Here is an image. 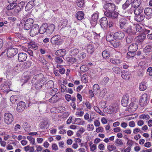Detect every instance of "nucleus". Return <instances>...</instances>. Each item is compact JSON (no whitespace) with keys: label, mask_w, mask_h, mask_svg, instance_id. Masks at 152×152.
Returning <instances> with one entry per match:
<instances>
[{"label":"nucleus","mask_w":152,"mask_h":152,"mask_svg":"<svg viewBox=\"0 0 152 152\" xmlns=\"http://www.w3.org/2000/svg\"><path fill=\"white\" fill-rule=\"evenodd\" d=\"M94 50V47L91 45H88L87 48V51L89 54H91L93 53Z\"/></svg>","instance_id":"f704fd0d"},{"label":"nucleus","mask_w":152,"mask_h":152,"mask_svg":"<svg viewBox=\"0 0 152 152\" xmlns=\"http://www.w3.org/2000/svg\"><path fill=\"white\" fill-rule=\"evenodd\" d=\"M48 122L47 121L42 122L40 124V127L42 129L47 128L48 126Z\"/></svg>","instance_id":"72a5a7b5"},{"label":"nucleus","mask_w":152,"mask_h":152,"mask_svg":"<svg viewBox=\"0 0 152 152\" xmlns=\"http://www.w3.org/2000/svg\"><path fill=\"white\" fill-rule=\"evenodd\" d=\"M115 142L118 145H122L123 144L122 141L121 140L117 139L116 140Z\"/></svg>","instance_id":"774afa93"},{"label":"nucleus","mask_w":152,"mask_h":152,"mask_svg":"<svg viewBox=\"0 0 152 152\" xmlns=\"http://www.w3.org/2000/svg\"><path fill=\"white\" fill-rule=\"evenodd\" d=\"M113 70L115 73L119 74L121 72V69L118 67H114L113 68Z\"/></svg>","instance_id":"603ef678"},{"label":"nucleus","mask_w":152,"mask_h":152,"mask_svg":"<svg viewBox=\"0 0 152 152\" xmlns=\"http://www.w3.org/2000/svg\"><path fill=\"white\" fill-rule=\"evenodd\" d=\"M4 120L5 123L7 125L10 124L13 121V116L10 113H5L4 115Z\"/></svg>","instance_id":"7ed1b4c3"},{"label":"nucleus","mask_w":152,"mask_h":152,"mask_svg":"<svg viewBox=\"0 0 152 152\" xmlns=\"http://www.w3.org/2000/svg\"><path fill=\"white\" fill-rule=\"evenodd\" d=\"M118 110V107L117 105L114 106H109L105 107L104 109V112L108 113H116Z\"/></svg>","instance_id":"20e7f679"},{"label":"nucleus","mask_w":152,"mask_h":152,"mask_svg":"<svg viewBox=\"0 0 152 152\" xmlns=\"http://www.w3.org/2000/svg\"><path fill=\"white\" fill-rule=\"evenodd\" d=\"M149 97L146 94L142 95L139 100V104L141 107L146 105L148 102Z\"/></svg>","instance_id":"f03ea898"},{"label":"nucleus","mask_w":152,"mask_h":152,"mask_svg":"<svg viewBox=\"0 0 152 152\" xmlns=\"http://www.w3.org/2000/svg\"><path fill=\"white\" fill-rule=\"evenodd\" d=\"M33 7L32 5L27 3L26 6L25 10L26 11H28L31 10Z\"/></svg>","instance_id":"5fc2aeb1"},{"label":"nucleus","mask_w":152,"mask_h":152,"mask_svg":"<svg viewBox=\"0 0 152 152\" xmlns=\"http://www.w3.org/2000/svg\"><path fill=\"white\" fill-rule=\"evenodd\" d=\"M110 61L111 63L114 64H118L120 63V60L119 59L111 58Z\"/></svg>","instance_id":"3c124183"},{"label":"nucleus","mask_w":152,"mask_h":152,"mask_svg":"<svg viewBox=\"0 0 152 152\" xmlns=\"http://www.w3.org/2000/svg\"><path fill=\"white\" fill-rule=\"evenodd\" d=\"M116 6L113 3H108L105 4L103 6L104 14L107 17L112 19H115L118 16V12L115 11Z\"/></svg>","instance_id":"f257e3e1"},{"label":"nucleus","mask_w":152,"mask_h":152,"mask_svg":"<svg viewBox=\"0 0 152 152\" xmlns=\"http://www.w3.org/2000/svg\"><path fill=\"white\" fill-rule=\"evenodd\" d=\"M98 17V13H95L92 16L91 19L92 21H95L97 20Z\"/></svg>","instance_id":"864d4df0"},{"label":"nucleus","mask_w":152,"mask_h":152,"mask_svg":"<svg viewBox=\"0 0 152 152\" xmlns=\"http://www.w3.org/2000/svg\"><path fill=\"white\" fill-rule=\"evenodd\" d=\"M115 34L113 33H110L106 36V40L107 41H111L115 39L114 37Z\"/></svg>","instance_id":"c756f323"},{"label":"nucleus","mask_w":152,"mask_h":152,"mask_svg":"<svg viewBox=\"0 0 152 152\" xmlns=\"http://www.w3.org/2000/svg\"><path fill=\"white\" fill-rule=\"evenodd\" d=\"M76 17L78 20H81L84 17V13L82 11H79L76 14Z\"/></svg>","instance_id":"bb28decb"},{"label":"nucleus","mask_w":152,"mask_h":152,"mask_svg":"<svg viewBox=\"0 0 152 152\" xmlns=\"http://www.w3.org/2000/svg\"><path fill=\"white\" fill-rule=\"evenodd\" d=\"M94 110L101 115H102L103 113L97 106L94 107Z\"/></svg>","instance_id":"680f3d73"},{"label":"nucleus","mask_w":152,"mask_h":152,"mask_svg":"<svg viewBox=\"0 0 152 152\" xmlns=\"http://www.w3.org/2000/svg\"><path fill=\"white\" fill-rule=\"evenodd\" d=\"M46 28H47V24H43L40 27H39V32L40 34H43L45 33H46Z\"/></svg>","instance_id":"b1692460"},{"label":"nucleus","mask_w":152,"mask_h":152,"mask_svg":"<svg viewBox=\"0 0 152 152\" xmlns=\"http://www.w3.org/2000/svg\"><path fill=\"white\" fill-rule=\"evenodd\" d=\"M55 28V26L53 24H50L47 26V25L46 34L49 35L52 34Z\"/></svg>","instance_id":"ddd939ff"},{"label":"nucleus","mask_w":152,"mask_h":152,"mask_svg":"<svg viewBox=\"0 0 152 152\" xmlns=\"http://www.w3.org/2000/svg\"><path fill=\"white\" fill-rule=\"evenodd\" d=\"M66 53V51L64 49H61L57 50L55 54L56 55L60 57H63Z\"/></svg>","instance_id":"aec40b11"},{"label":"nucleus","mask_w":152,"mask_h":152,"mask_svg":"<svg viewBox=\"0 0 152 152\" xmlns=\"http://www.w3.org/2000/svg\"><path fill=\"white\" fill-rule=\"evenodd\" d=\"M142 25L141 24H137L135 26L136 31L137 32H141L142 30Z\"/></svg>","instance_id":"e433bc0d"},{"label":"nucleus","mask_w":152,"mask_h":152,"mask_svg":"<svg viewBox=\"0 0 152 152\" xmlns=\"http://www.w3.org/2000/svg\"><path fill=\"white\" fill-rule=\"evenodd\" d=\"M126 32L128 35H133L135 33V32L132 30L131 27H129L127 28Z\"/></svg>","instance_id":"ea45409f"},{"label":"nucleus","mask_w":152,"mask_h":152,"mask_svg":"<svg viewBox=\"0 0 152 152\" xmlns=\"http://www.w3.org/2000/svg\"><path fill=\"white\" fill-rule=\"evenodd\" d=\"M106 92L107 91L106 89H103V90L100 92L99 96L101 97H103L106 93Z\"/></svg>","instance_id":"bf43d9fd"},{"label":"nucleus","mask_w":152,"mask_h":152,"mask_svg":"<svg viewBox=\"0 0 152 152\" xmlns=\"http://www.w3.org/2000/svg\"><path fill=\"white\" fill-rule=\"evenodd\" d=\"M134 36L132 35H128L126 39V41L127 43L129 44L132 42Z\"/></svg>","instance_id":"c9c22d12"},{"label":"nucleus","mask_w":152,"mask_h":152,"mask_svg":"<svg viewBox=\"0 0 152 152\" xmlns=\"http://www.w3.org/2000/svg\"><path fill=\"white\" fill-rule=\"evenodd\" d=\"M8 5L7 7V9L8 10H12L15 7L16 5V3H12Z\"/></svg>","instance_id":"a18cd8bd"},{"label":"nucleus","mask_w":152,"mask_h":152,"mask_svg":"<svg viewBox=\"0 0 152 152\" xmlns=\"http://www.w3.org/2000/svg\"><path fill=\"white\" fill-rule=\"evenodd\" d=\"M61 92H64L66 89V87L64 84H62L61 85Z\"/></svg>","instance_id":"0e129e2a"},{"label":"nucleus","mask_w":152,"mask_h":152,"mask_svg":"<svg viewBox=\"0 0 152 152\" xmlns=\"http://www.w3.org/2000/svg\"><path fill=\"white\" fill-rule=\"evenodd\" d=\"M122 77L126 80H129L132 77L131 73L127 71H123L121 72Z\"/></svg>","instance_id":"f3484780"},{"label":"nucleus","mask_w":152,"mask_h":152,"mask_svg":"<svg viewBox=\"0 0 152 152\" xmlns=\"http://www.w3.org/2000/svg\"><path fill=\"white\" fill-rule=\"evenodd\" d=\"M10 100L12 104H15L18 100L17 97L15 95L12 96L10 97Z\"/></svg>","instance_id":"a19ab883"},{"label":"nucleus","mask_w":152,"mask_h":152,"mask_svg":"<svg viewBox=\"0 0 152 152\" xmlns=\"http://www.w3.org/2000/svg\"><path fill=\"white\" fill-rule=\"evenodd\" d=\"M31 28L30 31V34L31 36H35L39 33V26L37 24H34Z\"/></svg>","instance_id":"39448f33"},{"label":"nucleus","mask_w":152,"mask_h":152,"mask_svg":"<svg viewBox=\"0 0 152 152\" xmlns=\"http://www.w3.org/2000/svg\"><path fill=\"white\" fill-rule=\"evenodd\" d=\"M23 65L24 68H27L31 66V63L30 61H27L26 62L23 63Z\"/></svg>","instance_id":"de8ad7c7"},{"label":"nucleus","mask_w":152,"mask_h":152,"mask_svg":"<svg viewBox=\"0 0 152 152\" xmlns=\"http://www.w3.org/2000/svg\"><path fill=\"white\" fill-rule=\"evenodd\" d=\"M115 39H121L124 37V32L120 31L116 32L114 33Z\"/></svg>","instance_id":"412c9836"},{"label":"nucleus","mask_w":152,"mask_h":152,"mask_svg":"<svg viewBox=\"0 0 152 152\" xmlns=\"http://www.w3.org/2000/svg\"><path fill=\"white\" fill-rule=\"evenodd\" d=\"M39 61L40 62L42 63L44 65H45L47 63V62L46 61V60L43 58H39Z\"/></svg>","instance_id":"e2e57ef3"},{"label":"nucleus","mask_w":152,"mask_h":152,"mask_svg":"<svg viewBox=\"0 0 152 152\" xmlns=\"http://www.w3.org/2000/svg\"><path fill=\"white\" fill-rule=\"evenodd\" d=\"M34 22V20L32 19L29 18L27 19L25 22L24 28L26 30H29L31 28V25L33 24Z\"/></svg>","instance_id":"1a4fd4ad"},{"label":"nucleus","mask_w":152,"mask_h":152,"mask_svg":"<svg viewBox=\"0 0 152 152\" xmlns=\"http://www.w3.org/2000/svg\"><path fill=\"white\" fill-rule=\"evenodd\" d=\"M26 107L25 103L23 101H20L18 104L16 110L19 112H21L24 110Z\"/></svg>","instance_id":"9b49d317"},{"label":"nucleus","mask_w":152,"mask_h":152,"mask_svg":"<svg viewBox=\"0 0 152 152\" xmlns=\"http://www.w3.org/2000/svg\"><path fill=\"white\" fill-rule=\"evenodd\" d=\"M76 3L77 5L80 7H82L84 4V2L83 0H77Z\"/></svg>","instance_id":"79ce46f5"},{"label":"nucleus","mask_w":152,"mask_h":152,"mask_svg":"<svg viewBox=\"0 0 152 152\" xmlns=\"http://www.w3.org/2000/svg\"><path fill=\"white\" fill-rule=\"evenodd\" d=\"M79 50L77 48L72 49L70 51V54L72 56L77 55L79 53Z\"/></svg>","instance_id":"c85d7f7f"},{"label":"nucleus","mask_w":152,"mask_h":152,"mask_svg":"<svg viewBox=\"0 0 152 152\" xmlns=\"http://www.w3.org/2000/svg\"><path fill=\"white\" fill-rule=\"evenodd\" d=\"M116 148V147L114 145H110L107 146V149L109 151H112L115 150Z\"/></svg>","instance_id":"8fccbe9b"},{"label":"nucleus","mask_w":152,"mask_h":152,"mask_svg":"<svg viewBox=\"0 0 152 152\" xmlns=\"http://www.w3.org/2000/svg\"><path fill=\"white\" fill-rule=\"evenodd\" d=\"M56 62L58 64H61L63 62L62 59L59 57H57L56 58Z\"/></svg>","instance_id":"338daca9"},{"label":"nucleus","mask_w":152,"mask_h":152,"mask_svg":"<svg viewBox=\"0 0 152 152\" xmlns=\"http://www.w3.org/2000/svg\"><path fill=\"white\" fill-rule=\"evenodd\" d=\"M59 98L57 95H53V96L49 99V101L52 103H56L59 100Z\"/></svg>","instance_id":"7c9ffc66"},{"label":"nucleus","mask_w":152,"mask_h":152,"mask_svg":"<svg viewBox=\"0 0 152 152\" xmlns=\"http://www.w3.org/2000/svg\"><path fill=\"white\" fill-rule=\"evenodd\" d=\"M129 99V96L128 94L124 96L121 101V104L124 107L127 106L128 104Z\"/></svg>","instance_id":"4468645a"},{"label":"nucleus","mask_w":152,"mask_h":152,"mask_svg":"<svg viewBox=\"0 0 152 152\" xmlns=\"http://www.w3.org/2000/svg\"><path fill=\"white\" fill-rule=\"evenodd\" d=\"M135 19L136 21L138 22H141L142 21L144 18V16L142 15L139 14L138 15H135Z\"/></svg>","instance_id":"2f4dec72"},{"label":"nucleus","mask_w":152,"mask_h":152,"mask_svg":"<svg viewBox=\"0 0 152 152\" xmlns=\"http://www.w3.org/2000/svg\"><path fill=\"white\" fill-rule=\"evenodd\" d=\"M135 51H129V52L127 54V57L128 58L134 57L135 55Z\"/></svg>","instance_id":"37998d69"},{"label":"nucleus","mask_w":152,"mask_h":152,"mask_svg":"<svg viewBox=\"0 0 152 152\" xmlns=\"http://www.w3.org/2000/svg\"><path fill=\"white\" fill-rule=\"evenodd\" d=\"M141 3V0H134L132 3V6L134 8L140 7Z\"/></svg>","instance_id":"393cba45"},{"label":"nucleus","mask_w":152,"mask_h":152,"mask_svg":"<svg viewBox=\"0 0 152 152\" xmlns=\"http://www.w3.org/2000/svg\"><path fill=\"white\" fill-rule=\"evenodd\" d=\"M100 25L102 28H104L108 25V21L106 17L102 18L100 20Z\"/></svg>","instance_id":"2eb2a0df"},{"label":"nucleus","mask_w":152,"mask_h":152,"mask_svg":"<svg viewBox=\"0 0 152 152\" xmlns=\"http://www.w3.org/2000/svg\"><path fill=\"white\" fill-rule=\"evenodd\" d=\"M139 117L140 119H145L146 120L150 118V116L148 114H142L140 115Z\"/></svg>","instance_id":"c03bdc74"},{"label":"nucleus","mask_w":152,"mask_h":152,"mask_svg":"<svg viewBox=\"0 0 152 152\" xmlns=\"http://www.w3.org/2000/svg\"><path fill=\"white\" fill-rule=\"evenodd\" d=\"M44 80L45 78L43 75L42 74H40L35 76V77L33 78L31 82L32 83H35V82L38 81L41 83H42L44 85Z\"/></svg>","instance_id":"423d86ee"},{"label":"nucleus","mask_w":152,"mask_h":152,"mask_svg":"<svg viewBox=\"0 0 152 152\" xmlns=\"http://www.w3.org/2000/svg\"><path fill=\"white\" fill-rule=\"evenodd\" d=\"M137 45L135 43H133L130 45L128 48V50L131 51H136L138 49Z\"/></svg>","instance_id":"6ab92c4d"},{"label":"nucleus","mask_w":152,"mask_h":152,"mask_svg":"<svg viewBox=\"0 0 152 152\" xmlns=\"http://www.w3.org/2000/svg\"><path fill=\"white\" fill-rule=\"evenodd\" d=\"M139 88L141 91H143L145 90L146 89V86L145 83H141L140 85Z\"/></svg>","instance_id":"09e8293b"},{"label":"nucleus","mask_w":152,"mask_h":152,"mask_svg":"<svg viewBox=\"0 0 152 152\" xmlns=\"http://www.w3.org/2000/svg\"><path fill=\"white\" fill-rule=\"evenodd\" d=\"M77 31L75 29H72L70 31V35L72 36L75 37L77 35Z\"/></svg>","instance_id":"052dcab7"},{"label":"nucleus","mask_w":152,"mask_h":152,"mask_svg":"<svg viewBox=\"0 0 152 152\" xmlns=\"http://www.w3.org/2000/svg\"><path fill=\"white\" fill-rule=\"evenodd\" d=\"M35 83H32L33 86H34L35 88L38 90L40 89L41 88L42 86L43 85V84L42 83H39L38 81H37V82H35Z\"/></svg>","instance_id":"473e14b6"},{"label":"nucleus","mask_w":152,"mask_h":152,"mask_svg":"<svg viewBox=\"0 0 152 152\" xmlns=\"http://www.w3.org/2000/svg\"><path fill=\"white\" fill-rule=\"evenodd\" d=\"M126 22L127 21L125 18H121L119 20V22L121 28H123L125 27Z\"/></svg>","instance_id":"5701e85b"},{"label":"nucleus","mask_w":152,"mask_h":152,"mask_svg":"<svg viewBox=\"0 0 152 152\" xmlns=\"http://www.w3.org/2000/svg\"><path fill=\"white\" fill-rule=\"evenodd\" d=\"M99 87L98 84H95L93 86V91L96 95L98 94L99 92Z\"/></svg>","instance_id":"a878e982"},{"label":"nucleus","mask_w":152,"mask_h":152,"mask_svg":"<svg viewBox=\"0 0 152 152\" xmlns=\"http://www.w3.org/2000/svg\"><path fill=\"white\" fill-rule=\"evenodd\" d=\"M138 105L136 104L134 102H131L129 105L127 111L132 112L135 111L138 108Z\"/></svg>","instance_id":"dca6fc26"},{"label":"nucleus","mask_w":152,"mask_h":152,"mask_svg":"<svg viewBox=\"0 0 152 152\" xmlns=\"http://www.w3.org/2000/svg\"><path fill=\"white\" fill-rule=\"evenodd\" d=\"M50 41L53 45H61V36L59 35H55L51 38Z\"/></svg>","instance_id":"0eeeda50"},{"label":"nucleus","mask_w":152,"mask_h":152,"mask_svg":"<svg viewBox=\"0 0 152 152\" xmlns=\"http://www.w3.org/2000/svg\"><path fill=\"white\" fill-rule=\"evenodd\" d=\"M144 12L147 16V18L150 19L152 16V9L150 7H147L145 9Z\"/></svg>","instance_id":"a211bd4d"},{"label":"nucleus","mask_w":152,"mask_h":152,"mask_svg":"<svg viewBox=\"0 0 152 152\" xmlns=\"http://www.w3.org/2000/svg\"><path fill=\"white\" fill-rule=\"evenodd\" d=\"M109 80V78L106 77L104 78L101 82V84L102 85H105L107 83Z\"/></svg>","instance_id":"58836bf2"},{"label":"nucleus","mask_w":152,"mask_h":152,"mask_svg":"<svg viewBox=\"0 0 152 152\" xmlns=\"http://www.w3.org/2000/svg\"><path fill=\"white\" fill-rule=\"evenodd\" d=\"M102 55L103 58H109L110 56L109 53L105 50L103 51Z\"/></svg>","instance_id":"49530a36"},{"label":"nucleus","mask_w":152,"mask_h":152,"mask_svg":"<svg viewBox=\"0 0 152 152\" xmlns=\"http://www.w3.org/2000/svg\"><path fill=\"white\" fill-rule=\"evenodd\" d=\"M146 36V35L145 34H142L139 35L136 38L137 41L139 43L142 42L145 39Z\"/></svg>","instance_id":"4be33fe9"},{"label":"nucleus","mask_w":152,"mask_h":152,"mask_svg":"<svg viewBox=\"0 0 152 152\" xmlns=\"http://www.w3.org/2000/svg\"><path fill=\"white\" fill-rule=\"evenodd\" d=\"M18 52V50L16 48H10L7 51V54L8 57L11 58L14 57Z\"/></svg>","instance_id":"6e6552de"},{"label":"nucleus","mask_w":152,"mask_h":152,"mask_svg":"<svg viewBox=\"0 0 152 152\" xmlns=\"http://www.w3.org/2000/svg\"><path fill=\"white\" fill-rule=\"evenodd\" d=\"M27 139L30 141L33 144H34L35 142V140L31 136H28L27 137Z\"/></svg>","instance_id":"69168bd1"},{"label":"nucleus","mask_w":152,"mask_h":152,"mask_svg":"<svg viewBox=\"0 0 152 152\" xmlns=\"http://www.w3.org/2000/svg\"><path fill=\"white\" fill-rule=\"evenodd\" d=\"M135 8L134 13L135 15L140 14L143 12V9L142 7L140 6Z\"/></svg>","instance_id":"cd10ccee"},{"label":"nucleus","mask_w":152,"mask_h":152,"mask_svg":"<svg viewBox=\"0 0 152 152\" xmlns=\"http://www.w3.org/2000/svg\"><path fill=\"white\" fill-rule=\"evenodd\" d=\"M86 56V54L84 52H82L78 55V58L80 59H83Z\"/></svg>","instance_id":"13d9d810"},{"label":"nucleus","mask_w":152,"mask_h":152,"mask_svg":"<svg viewBox=\"0 0 152 152\" xmlns=\"http://www.w3.org/2000/svg\"><path fill=\"white\" fill-rule=\"evenodd\" d=\"M25 6V3L23 1H21L16 6L14 10L15 13L18 14L20 12L23 8Z\"/></svg>","instance_id":"9d476101"},{"label":"nucleus","mask_w":152,"mask_h":152,"mask_svg":"<svg viewBox=\"0 0 152 152\" xmlns=\"http://www.w3.org/2000/svg\"><path fill=\"white\" fill-rule=\"evenodd\" d=\"M27 57V54L24 53H19L18 54V60L19 62L25 61Z\"/></svg>","instance_id":"f8f14e48"},{"label":"nucleus","mask_w":152,"mask_h":152,"mask_svg":"<svg viewBox=\"0 0 152 152\" xmlns=\"http://www.w3.org/2000/svg\"><path fill=\"white\" fill-rule=\"evenodd\" d=\"M130 1L131 0H127L125 3L123 5L122 8L124 10H125L131 3V1Z\"/></svg>","instance_id":"4c0bfd02"},{"label":"nucleus","mask_w":152,"mask_h":152,"mask_svg":"<svg viewBox=\"0 0 152 152\" xmlns=\"http://www.w3.org/2000/svg\"><path fill=\"white\" fill-rule=\"evenodd\" d=\"M65 110V107L62 106L59 107L57 108L58 113L62 112L64 111Z\"/></svg>","instance_id":"4d7b16f0"},{"label":"nucleus","mask_w":152,"mask_h":152,"mask_svg":"<svg viewBox=\"0 0 152 152\" xmlns=\"http://www.w3.org/2000/svg\"><path fill=\"white\" fill-rule=\"evenodd\" d=\"M67 60L68 62H70L72 64L73 63L76 61V59L74 58H67Z\"/></svg>","instance_id":"6e6d98bb"}]
</instances>
